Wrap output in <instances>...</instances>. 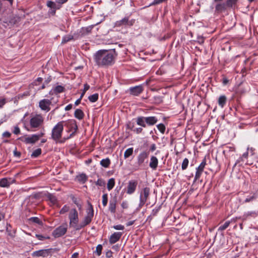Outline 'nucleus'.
Wrapping results in <instances>:
<instances>
[{"label":"nucleus","mask_w":258,"mask_h":258,"mask_svg":"<svg viewBox=\"0 0 258 258\" xmlns=\"http://www.w3.org/2000/svg\"><path fill=\"white\" fill-rule=\"evenodd\" d=\"M161 208V206L160 205L158 207H156L155 208L153 209L152 211L151 215L149 216L148 218H150L151 217L155 216L160 210Z\"/></svg>","instance_id":"34"},{"label":"nucleus","mask_w":258,"mask_h":258,"mask_svg":"<svg viewBox=\"0 0 258 258\" xmlns=\"http://www.w3.org/2000/svg\"><path fill=\"white\" fill-rule=\"evenodd\" d=\"M7 101L5 98L0 99V108H2L6 103Z\"/></svg>","instance_id":"56"},{"label":"nucleus","mask_w":258,"mask_h":258,"mask_svg":"<svg viewBox=\"0 0 258 258\" xmlns=\"http://www.w3.org/2000/svg\"><path fill=\"white\" fill-rule=\"evenodd\" d=\"M122 233V232H114L111 235L109 238V242L111 244H114L118 241L120 238Z\"/></svg>","instance_id":"21"},{"label":"nucleus","mask_w":258,"mask_h":258,"mask_svg":"<svg viewBox=\"0 0 258 258\" xmlns=\"http://www.w3.org/2000/svg\"><path fill=\"white\" fill-rule=\"evenodd\" d=\"M150 194V188L145 187L142 188L140 191V200L137 210H140L146 203Z\"/></svg>","instance_id":"6"},{"label":"nucleus","mask_w":258,"mask_h":258,"mask_svg":"<svg viewBox=\"0 0 258 258\" xmlns=\"http://www.w3.org/2000/svg\"><path fill=\"white\" fill-rule=\"evenodd\" d=\"M188 164V160L187 158L184 159L183 160L182 165H181V168L182 170H185L186 169L187 166Z\"/></svg>","instance_id":"42"},{"label":"nucleus","mask_w":258,"mask_h":258,"mask_svg":"<svg viewBox=\"0 0 258 258\" xmlns=\"http://www.w3.org/2000/svg\"><path fill=\"white\" fill-rule=\"evenodd\" d=\"M137 124L144 128L148 126H153L157 123L158 119L155 116H139L136 118Z\"/></svg>","instance_id":"3"},{"label":"nucleus","mask_w":258,"mask_h":258,"mask_svg":"<svg viewBox=\"0 0 258 258\" xmlns=\"http://www.w3.org/2000/svg\"><path fill=\"white\" fill-rule=\"evenodd\" d=\"M11 136V133L8 131H6L4 132L2 134V136L4 138H10Z\"/></svg>","instance_id":"52"},{"label":"nucleus","mask_w":258,"mask_h":258,"mask_svg":"<svg viewBox=\"0 0 258 258\" xmlns=\"http://www.w3.org/2000/svg\"><path fill=\"white\" fill-rule=\"evenodd\" d=\"M63 121L58 122L52 129L50 139L54 141L56 143H63L67 139H69L72 135L71 134L69 137L61 139L63 131Z\"/></svg>","instance_id":"2"},{"label":"nucleus","mask_w":258,"mask_h":258,"mask_svg":"<svg viewBox=\"0 0 258 258\" xmlns=\"http://www.w3.org/2000/svg\"><path fill=\"white\" fill-rule=\"evenodd\" d=\"M258 216V211H249L245 212L243 213L241 217L239 219H241L242 221H245L250 218H255Z\"/></svg>","instance_id":"15"},{"label":"nucleus","mask_w":258,"mask_h":258,"mask_svg":"<svg viewBox=\"0 0 258 258\" xmlns=\"http://www.w3.org/2000/svg\"><path fill=\"white\" fill-rule=\"evenodd\" d=\"M158 164V160L156 157L152 156L150 158V161L149 163V166L153 169L155 170Z\"/></svg>","instance_id":"22"},{"label":"nucleus","mask_w":258,"mask_h":258,"mask_svg":"<svg viewBox=\"0 0 258 258\" xmlns=\"http://www.w3.org/2000/svg\"><path fill=\"white\" fill-rule=\"evenodd\" d=\"M55 4L53 2L51 1H48L47 2V6L48 7L51 8H54Z\"/></svg>","instance_id":"54"},{"label":"nucleus","mask_w":258,"mask_h":258,"mask_svg":"<svg viewBox=\"0 0 258 258\" xmlns=\"http://www.w3.org/2000/svg\"><path fill=\"white\" fill-rule=\"evenodd\" d=\"M51 80V78L50 76H49V77H48L45 80V82H44V83L45 84H48Z\"/></svg>","instance_id":"61"},{"label":"nucleus","mask_w":258,"mask_h":258,"mask_svg":"<svg viewBox=\"0 0 258 258\" xmlns=\"http://www.w3.org/2000/svg\"><path fill=\"white\" fill-rule=\"evenodd\" d=\"M102 249V245L101 244H98L96 246V250H95V252L97 254V255L99 256L101 254Z\"/></svg>","instance_id":"41"},{"label":"nucleus","mask_w":258,"mask_h":258,"mask_svg":"<svg viewBox=\"0 0 258 258\" xmlns=\"http://www.w3.org/2000/svg\"><path fill=\"white\" fill-rule=\"evenodd\" d=\"M130 94L134 96H138L143 91V86L140 85L136 86L135 87H132L129 88Z\"/></svg>","instance_id":"19"},{"label":"nucleus","mask_w":258,"mask_h":258,"mask_svg":"<svg viewBox=\"0 0 258 258\" xmlns=\"http://www.w3.org/2000/svg\"><path fill=\"white\" fill-rule=\"evenodd\" d=\"M143 127H135V130H134V132L136 133L137 134H139L142 133L143 129Z\"/></svg>","instance_id":"47"},{"label":"nucleus","mask_w":258,"mask_h":258,"mask_svg":"<svg viewBox=\"0 0 258 258\" xmlns=\"http://www.w3.org/2000/svg\"><path fill=\"white\" fill-rule=\"evenodd\" d=\"M36 237L38 239L40 240H43L45 239H48L49 238V237H45L42 235L40 234H36Z\"/></svg>","instance_id":"49"},{"label":"nucleus","mask_w":258,"mask_h":258,"mask_svg":"<svg viewBox=\"0 0 258 258\" xmlns=\"http://www.w3.org/2000/svg\"><path fill=\"white\" fill-rule=\"evenodd\" d=\"M71 199L73 201V202L76 205H77L78 203H80L79 200L77 198H76L74 196H72L71 197Z\"/></svg>","instance_id":"53"},{"label":"nucleus","mask_w":258,"mask_h":258,"mask_svg":"<svg viewBox=\"0 0 258 258\" xmlns=\"http://www.w3.org/2000/svg\"><path fill=\"white\" fill-rule=\"evenodd\" d=\"M121 207L122 209H127L128 207V203L126 201H123L121 204Z\"/></svg>","instance_id":"48"},{"label":"nucleus","mask_w":258,"mask_h":258,"mask_svg":"<svg viewBox=\"0 0 258 258\" xmlns=\"http://www.w3.org/2000/svg\"><path fill=\"white\" fill-rule=\"evenodd\" d=\"M79 255V253L78 252L74 253L72 255V258H77Z\"/></svg>","instance_id":"64"},{"label":"nucleus","mask_w":258,"mask_h":258,"mask_svg":"<svg viewBox=\"0 0 258 258\" xmlns=\"http://www.w3.org/2000/svg\"><path fill=\"white\" fill-rule=\"evenodd\" d=\"M156 127L161 134H164L166 127L163 123H159L156 125Z\"/></svg>","instance_id":"35"},{"label":"nucleus","mask_w":258,"mask_h":258,"mask_svg":"<svg viewBox=\"0 0 258 258\" xmlns=\"http://www.w3.org/2000/svg\"><path fill=\"white\" fill-rule=\"evenodd\" d=\"M51 104V100L43 99L41 100L39 102V107L40 109L45 112H48L50 109V105Z\"/></svg>","instance_id":"12"},{"label":"nucleus","mask_w":258,"mask_h":258,"mask_svg":"<svg viewBox=\"0 0 258 258\" xmlns=\"http://www.w3.org/2000/svg\"><path fill=\"white\" fill-rule=\"evenodd\" d=\"M248 150L249 147H247V151L244 153L242 155L236 160L234 167L236 165H238L239 166H242L244 164H248L247 163V158L249 154Z\"/></svg>","instance_id":"10"},{"label":"nucleus","mask_w":258,"mask_h":258,"mask_svg":"<svg viewBox=\"0 0 258 258\" xmlns=\"http://www.w3.org/2000/svg\"><path fill=\"white\" fill-rule=\"evenodd\" d=\"M149 155V151H143L141 152L137 157V163L138 165H142L144 163L145 160L148 158Z\"/></svg>","instance_id":"17"},{"label":"nucleus","mask_w":258,"mask_h":258,"mask_svg":"<svg viewBox=\"0 0 258 258\" xmlns=\"http://www.w3.org/2000/svg\"><path fill=\"white\" fill-rule=\"evenodd\" d=\"M113 228L114 229L117 230H123L124 228V226H123L121 224H119V225H114L113 226Z\"/></svg>","instance_id":"46"},{"label":"nucleus","mask_w":258,"mask_h":258,"mask_svg":"<svg viewBox=\"0 0 258 258\" xmlns=\"http://www.w3.org/2000/svg\"><path fill=\"white\" fill-rule=\"evenodd\" d=\"M96 184L101 186L105 184V182L100 179H98L96 182Z\"/></svg>","instance_id":"50"},{"label":"nucleus","mask_w":258,"mask_h":258,"mask_svg":"<svg viewBox=\"0 0 258 258\" xmlns=\"http://www.w3.org/2000/svg\"><path fill=\"white\" fill-rule=\"evenodd\" d=\"M117 55L115 49H100L97 51L93 57L96 66L99 68H106L115 63Z\"/></svg>","instance_id":"1"},{"label":"nucleus","mask_w":258,"mask_h":258,"mask_svg":"<svg viewBox=\"0 0 258 258\" xmlns=\"http://www.w3.org/2000/svg\"><path fill=\"white\" fill-rule=\"evenodd\" d=\"M134 22V20L130 21L128 17H125L120 20L117 21L115 23V26L116 27L131 26L133 25Z\"/></svg>","instance_id":"13"},{"label":"nucleus","mask_w":258,"mask_h":258,"mask_svg":"<svg viewBox=\"0 0 258 258\" xmlns=\"http://www.w3.org/2000/svg\"><path fill=\"white\" fill-rule=\"evenodd\" d=\"M29 220L33 223H36L39 225L42 224L41 221L36 217H31L29 219Z\"/></svg>","instance_id":"37"},{"label":"nucleus","mask_w":258,"mask_h":258,"mask_svg":"<svg viewBox=\"0 0 258 258\" xmlns=\"http://www.w3.org/2000/svg\"><path fill=\"white\" fill-rule=\"evenodd\" d=\"M230 223H231L230 221H227L225 222V223L223 225L220 226L219 227L218 231L224 230L229 226Z\"/></svg>","instance_id":"38"},{"label":"nucleus","mask_w":258,"mask_h":258,"mask_svg":"<svg viewBox=\"0 0 258 258\" xmlns=\"http://www.w3.org/2000/svg\"><path fill=\"white\" fill-rule=\"evenodd\" d=\"M156 149V145H155V144H152L150 146V151L151 152H153V151H155Z\"/></svg>","instance_id":"57"},{"label":"nucleus","mask_w":258,"mask_h":258,"mask_svg":"<svg viewBox=\"0 0 258 258\" xmlns=\"http://www.w3.org/2000/svg\"><path fill=\"white\" fill-rule=\"evenodd\" d=\"M93 27V25L89 26L88 27H87L86 28H83L84 30L87 32L89 33L92 30V28Z\"/></svg>","instance_id":"55"},{"label":"nucleus","mask_w":258,"mask_h":258,"mask_svg":"<svg viewBox=\"0 0 258 258\" xmlns=\"http://www.w3.org/2000/svg\"><path fill=\"white\" fill-rule=\"evenodd\" d=\"M226 102V97L224 95H222L220 96L218 99V104L222 108H223Z\"/></svg>","instance_id":"27"},{"label":"nucleus","mask_w":258,"mask_h":258,"mask_svg":"<svg viewBox=\"0 0 258 258\" xmlns=\"http://www.w3.org/2000/svg\"><path fill=\"white\" fill-rule=\"evenodd\" d=\"M44 122V117L40 114H36L31 116L30 119L29 123L30 129L28 127H25L28 131H34L37 129L40 128Z\"/></svg>","instance_id":"4"},{"label":"nucleus","mask_w":258,"mask_h":258,"mask_svg":"<svg viewBox=\"0 0 258 258\" xmlns=\"http://www.w3.org/2000/svg\"><path fill=\"white\" fill-rule=\"evenodd\" d=\"M117 204V198L114 197L113 199H111L109 202L108 210L112 214H114L116 212V207Z\"/></svg>","instance_id":"20"},{"label":"nucleus","mask_w":258,"mask_h":258,"mask_svg":"<svg viewBox=\"0 0 258 258\" xmlns=\"http://www.w3.org/2000/svg\"><path fill=\"white\" fill-rule=\"evenodd\" d=\"M41 153V149L38 148L34 150L31 154V157L33 158L38 157Z\"/></svg>","instance_id":"33"},{"label":"nucleus","mask_w":258,"mask_h":258,"mask_svg":"<svg viewBox=\"0 0 258 258\" xmlns=\"http://www.w3.org/2000/svg\"><path fill=\"white\" fill-rule=\"evenodd\" d=\"M54 91L56 93V95H57L59 93H62L64 92L65 89L61 85H57L54 87H53Z\"/></svg>","instance_id":"31"},{"label":"nucleus","mask_w":258,"mask_h":258,"mask_svg":"<svg viewBox=\"0 0 258 258\" xmlns=\"http://www.w3.org/2000/svg\"><path fill=\"white\" fill-rule=\"evenodd\" d=\"M115 185V180L113 178H110L107 184V189L110 191L111 190Z\"/></svg>","instance_id":"28"},{"label":"nucleus","mask_w":258,"mask_h":258,"mask_svg":"<svg viewBox=\"0 0 258 258\" xmlns=\"http://www.w3.org/2000/svg\"><path fill=\"white\" fill-rule=\"evenodd\" d=\"M126 127L127 129L130 130L134 132V130H135V126L134 123L128 122L126 124Z\"/></svg>","instance_id":"45"},{"label":"nucleus","mask_w":258,"mask_h":258,"mask_svg":"<svg viewBox=\"0 0 258 258\" xmlns=\"http://www.w3.org/2000/svg\"><path fill=\"white\" fill-rule=\"evenodd\" d=\"M44 130L43 132H41L38 134H33L30 136L25 138L23 142L26 144H33L35 143L39 139L44 135Z\"/></svg>","instance_id":"9"},{"label":"nucleus","mask_w":258,"mask_h":258,"mask_svg":"<svg viewBox=\"0 0 258 258\" xmlns=\"http://www.w3.org/2000/svg\"><path fill=\"white\" fill-rule=\"evenodd\" d=\"M206 165V159L204 158L200 165L197 168H196V172L194 178L195 181L198 180L200 178Z\"/></svg>","instance_id":"14"},{"label":"nucleus","mask_w":258,"mask_h":258,"mask_svg":"<svg viewBox=\"0 0 258 258\" xmlns=\"http://www.w3.org/2000/svg\"><path fill=\"white\" fill-rule=\"evenodd\" d=\"M256 197L255 194H253L252 196H248L244 201L242 202L243 204L246 203H250L252 202L253 200L256 199Z\"/></svg>","instance_id":"30"},{"label":"nucleus","mask_w":258,"mask_h":258,"mask_svg":"<svg viewBox=\"0 0 258 258\" xmlns=\"http://www.w3.org/2000/svg\"><path fill=\"white\" fill-rule=\"evenodd\" d=\"M73 39V36L72 35L64 36L62 39V43H66Z\"/></svg>","instance_id":"39"},{"label":"nucleus","mask_w":258,"mask_h":258,"mask_svg":"<svg viewBox=\"0 0 258 258\" xmlns=\"http://www.w3.org/2000/svg\"><path fill=\"white\" fill-rule=\"evenodd\" d=\"M134 222L135 220L128 221L126 223V225L127 226H131L134 224Z\"/></svg>","instance_id":"62"},{"label":"nucleus","mask_w":258,"mask_h":258,"mask_svg":"<svg viewBox=\"0 0 258 258\" xmlns=\"http://www.w3.org/2000/svg\"><path fill=\"white\" fill-rule=\"evenodd\" d=\"M106 256L107 257H110L112 256V252L111 250H109L106 253Z\"/></svg>","instance_id":"60"},{"label":"nucleus","mask_w":258,"mask_h":258,"mask_svg":"<svg viewBox=\"0 0 258 258\" xmlns=\"http://www.w3.org/2000/svg\"><path fill=\"white\" fill-rule=\"evenodd\" d=\"M12 132L15 135H18L20 134V129L18 125H16L14 127Z\"/></svg>","instance_id":"44"},{"label":"nucleus","mask_w":258,"mask_h":258,"mask_svg":"<svg viewBox=\"0 0 258 258\" xmlns=\"http://www.w3.org/2000/svg\"><path fill=\"white\" fill-rule=\"evenodd\" d=\"M89 208L86 210V215L85 216L83 220L79 224L78 227L77 228V230H79L84 228L86 226L89 224L94 216V209L92 205L89 203Z\"/></svg>","instance_id":"5"},{"label":"nucleus","mask_w":258,"mask_h":258,"mask_svg":"<svg viewBox=\"0 0 258 258\" xmlns=\"http://www.w3.org/2000/svg\"><path fill=\"white\" fill-rule=\"evenodd\" d=\"M226 4H218L216 5L215 9L218 12H222L226 10Z\"/></svg>","instance_id":"25"},{"label":"nucleus","mask_w":258,"mask_h":258,"mask_svg":"<svg viewBox=\"0 0 258 258\" xmlns=\"http://www.w3.org/2000/svg\"><path fill=\"white\" fill-rule=\"evenodd\" d=\"M137 184V181L135 180H130L127 185L126 193L128 195L133 194L136 190Z\"/></svg>","instance_id":"16"},{"label":"nucleus","mask_w":258,"mask_h":258,"mask_svg":"<svg viewBox=\"0 0 258 258\" xmlns=\"http://www.w3.org/2000/svg\"><path fill=\"white\" fill-rule=\"evenodd\" d=\"M49 94L50 95H56V93L54 91L53 88L49 91Z\"/></svg>","instance_id":"63"},{"label":"nucleus","mask_w":258,"mask_h":258,"mask_svg":"<svg viewBox=\"0 0 258 258\" xmlns=\"http://www.w3.org/2000/svg\"><path fill=\"white\" fill-rule=\"evenodd\" d=\"M133 148H130L126 149L124 153V158L126 159L133 154Z\"/></svg>","instance_id":"29"},{"label":"nucleus","mask_w":258,"mask_h":258,"mask_svg":"<svg viewBox=\"0 0 258 258\" xmlns=\"http://www.w3.org/2000/svg\"><path fill=\"white\" fill-rule=\"evenodd\" d=\"M238 0H227L226 1V6L229 8H233L234 7Z\"/></svg>","instance_id":"32"},{"label":"nucleus","mask_w":258,"mask_h":258,"mask_svg":"<svg viewBox=\"0 0 258 258\" xmlns=\"http://www.w3.org/2000/svg\"><path fill=\"white\" fill-rule=\"evenodd\" d=\"M43 81V79L42 78H41V77H39L37 79V80L36 81H35V82H34V83L35 84V85H37L38 84L37 83L38 82H41Z\"/></svg>","instance_id":"58"},{"label":"nucleus","mask_w":258,"mask_h":258,"mask_svg":"<svg viewBox=\"0 0 258 258\" xmlns=\"http://www.w3.org/2000/svg\"><path fill=\"white\" fill-rule=\"evenodd\" d=\"M71 125H73V127L75 129V131H76L78 129V126L76 124V122L74 120H72L70 121Z\"/></svg>","instance_id":"51"},{"label":"nucleus","mask_w":258,"mask_h":258,"mask_svg":"<svg viewBox=\"0 0 258 258\" xmlns=\"http://www.w3.org/2000/svg\"><path fill=\"white\" fill-rule=\"evenodd\" d=\"M72 107H73L72 104H70L68 105L65 107V110H66V111H69V110H71V109L72 108Z\"/></svg>","instance_id":"59"},{"label":"nucleus","mask_w":258,"mask_h":258,"mask_svg":"<svg viewBox=\"0 0 258 258\" xmlns=\"http://www.w3.org/2000/svg\"><path fill=\"white\" fill-rule=\"evenodd\" d=\"M108 203V195L107 194H104L102 195V205L104 207L106 206Z\"/></svg>","instance_id":"40"},{"label":"nucleus","mask_w":258,"mask_h":258,"mask_svg":"<svg viewBox=\"0 0 258 258\" xmlns=\"http://www.w3.org/2000/svg\"><path fill=\"white\" fill-rule=\"evenodd\" d=\"M67 229V224L66 223H63L53 230V231L52 232V235L55 238L60 237L64 235L66 233Z\"/></svg>","instance_id":"8"},{"label":"nucleus","mask_w":258,"mask_h":258,"mask_svg":"<svg viewBox=\"0 0 258 258\" xmlns=\"http://www.w3.org/2000/svg\"><path fill=\"white\" fill-rule=\"evenodd\" d=\"M69 219L70 220L69 225L71 227L74 228L77 230L78 227L79 214L75 208L72 209L69 214Z\"/></svg>","instance_id":"7"},{"label":"nucleus","mask_w":258,"mask_h":258,"mask_svg":"<svg viewBox=\"0 0 258 258\" xmlns=\"http://www.w3.org/2000/svg\"><path fill=\"white\" fill-rule=\"evenodd\" d=\"M52 249H40L39 250L35 251L32 253V255L33 256H43V257H47L49 255H51Z\"/></svg>","instance_id":"11"},{"label":"nucleus","mask_w":258,"mask_h":258,"mask_svg":"<svg viewBox=\"0 0 258 258\" xmlns=\"http://www.w3.org/2000/svg\"><path fill=\"white\" fill-rule=\"evenodd\" d=\"M69 211V207L67 206L64 205L60 210L59 213L60 214H63L66 213V212H68Z\"/></svg>","instance_id":"43"},{"label":"nucleus","mask_w":258,"mask_h":258,"mask_svg":"<svg viewBox=\"0 0 258 258\" xmlns=\"http://www.w3.org/2000/svg\"><path fill=\"white\" fill-rule=\"evenodd\" d=\"M16 182L13 178H3L0 179V186L2 187H8L10 185Z\"/></svg>","instance_id":"18"},{"label":"nucleus","mask_w":258,"mask_h":258,"mask_svg":"<svg viewBox=\"0 0 258 258\" xmlns=\"http://www.w3.org/2000/svg\"><path fill=\"white\" fill-rule=\"evenodd\" d=\"M76 180L82 183L86 182L88 179L87 176L85 173H81L76 176Z\"/></svg>","instance_id":"23"},{"label":"nucleus","mask_w":258,"mask_h":258,"mask_svg":"<svg viewBox=\"0 0 258 258\" xmlns=\"http://www.w3.org/2000/svg\"><path fill=\"white\" fill-rule=\"evenodd\" d=\"M110 164V160L108 158L103 159L100 161V165L105 168H107Z\"/></svg>","instance_id":"26"},{"label":"nucleus","mask_w":258,"mask_h":258,"mask_svg":"<svg viewBox=\"0 0 258 258\" xmlns=\"http://www.w3.org/2000/svg\"><path fill=\"white\" fill-rule=\"evenodd\" d=\"M74 116L76 118L81 120L83 118L84 114L81 109H77L75 111Z\"/></svg>","instance_id":"24"},{"label":"nucleus","mask_w":258,"mask_h":258,"mask_svg":"<svg viewBox=\"0 0 258 258\" xmlns=\"http://www.w3.org/2000/svg\"><path fill=\"white\" fill-rule=\"evenodd\" d=\"M98 99V94L97 93L94 94L89 96L88 99L91 102H96Z\"/></svg>","instance_id":"36"}]
</instances>
